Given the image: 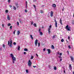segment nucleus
Here are the masks:
<instances>
[{
    "label": "nucleus",
    "mask_w": 74,
    "mask_h": 74,
    "mask_svg": "<svg viewBox=\"0 0 74 74\" xmlns=\"http://www.w3.org/2000/svg\"><path fill=\"white\" fill-rule=\"evenodd\" d=\"M60 55L61 56L62 55V53H60Z\"/></svg>",
    "instance_id": "603ef678"
},
{
    "label": "nucleus",
    "mask_w": 74,
    "mask_h": 74,
    "mask_svg": "<svg viewBox=\"0 0 74 74\" xmlns=\"http://www.w3.org/2000/svg\"><path fill=\"white\" fill-rule=\"evenodd\" d=\"M10 56H11V58H12L14 57V56L13 55V54H12V53L10 54Z\"/></svg>",
    "instance_id": "4468645a"
},
{
    "label": "nucleus",
    "mask_w": 74,
    "mask_h": 74,
    "mask_svg": "<svg viewBox=\"0 0 74 74\" xmlns=\"http://www.w3.org/2000/svg\"><path fill=\"white\" fill-rule=\"evenodd\" d=\"M34 58V57L33 56H32L31 57V59H33Z\"/></svg>",
    "instance_id": "c85d7f7f"
},
{
    "label": "nucleus",
    "mask_w": 74,
    "mask_h": 74,
    "mask_svg": "<svg viewBox=\"0 0 74 74\" xmlns=\"http://www.w3.org/2000/svg\"><path fill=\"white\" fill-rule=\"evenodd\" d=\"M26 52H24V55H25V54H26Z\"/></svg>",
    "instance_id": "3c124183"
},
{
    "label": "nucleus",
    "mask_w": 74,
    "mask_h": 74,
    "mask_svg": "<svg viewBox=\"0 0 74 74\" xmlns=\"http://www.w3.org/2000/svg\"><path fill=\"white\" fill-rule=\"evenodd\" d=\"M45 49H45V48H44V49H43V51H45Z\"/></svg>",
    "instance_id": "79ce46f5"
},
{
    "label": "nucleus",
    "mask_w": 74,
    "mask_h": 74,
    "mask_svg": "<svg viewBox=\"0 0 74 74\" xmlns=\"http://www.w3.org/2000/svg\"><path fill=\"white\" fill-rule=\"evenodd\" d=\"M2 27H4V24H2Z\"/></svg>",
    "instance_id": "13d9d810"
},
{
    "label": "nucleus",
    "mask_w": 74,
    "mask_h": 74,
    "mask_svg": "<svg viewBox=\"0 0 74 74\" xmlns=\"http://www.w3.org/2000/svg\"><path fill=\"white\" fill-rule=\"evenodd\" d=\"M26 5H27V1H26Z\"/></svg>",
    "instance_id": "6e6d98bb"
},
{
    "label": "nucleus",
    "mask_w": 74,
    "mask_h": 74,
    "mask_svg": "<svg viewBox=\"0 0 74 74\" xmlns=\"http://www.w3.org/2000/svg\"><path fill=\"white\" fill-rule=\"evenodd\" d=\"M72 25H74V21H73L72 22Z\"/></svg>",
    "instance_id": "58836bf2"
},
{
    "label": "nucleus",
    "mask_w": 74,
    "mask_h": 74,
    "mask_svg": "<svg viewBox=\"0 0 74 74\" xmlns=\"http://www.w3.org/2000/svg\"><path fill=\"white\" fill-rule=\"evenodd\" d=\"M10 8H12V6L11 5H10Z\"/></svg>",
    "instance_id": "bf43d9fd"
},
{
    "label": "nucleus",
    "mask_w": 74,
    "mask_h": 74,
    "mask_svg": "<svg viewBox=\"0 0 74 74\" xmlns=\"http://www.w3.org/2000/svg\"><path fill=\"white\" fill-rule=\"evenodd\" d=\"M37 42H38V40L36 39V40H35V44L36 47L37 45Z\"/></svg>",
    "instance_id": "423d86ee"
},
{
    "label": "nucleus",
    "mask_w": 74,
    "mask_h": 74,
    "mask_svg": "<svg viewBox=\"0 0 74 74\" xmlns=\"http://www.w3.org/2000/svg\"><path fill=\"white\" fill-rule=\"evenodd\" d=\"M55 26H56V27H58V25H58V23H57V21H56V19L55 18Z\"/></svg>",
    "instance_id": "39448f33"
},
{
    "label": "nucleus",
    "mask_w": 74,
    "mask_h": 74,
    "mask_svg": "<svg viewBox=\"0 0 74 74\" xmlns=\"http://www.w3.org/2000/svg\"><path fill=\"white\" fill-rule=\"evenodd\" d=\"M0 50H1H1H2V47L0 48Z\"/></svg>",
    "instance_id": "a18cd8bd"
},
{
    "label": "nucleus",
    "mask_w": 74,
    "mask_h": 74,
    "mask_svg": "<svg viewBox=\"0 0 74 74\" xmlns=\"http://www.w3.org/2000/svg\"><path fill=\"white\" fill-rule=\"evenodd\" d=\"M62 58H61V59L60 60V61H62Z\"/></svg>",
    "instance_id": "e2e57ef3"
},
{
    "label": "nucleus",
    "mask_w": 74,
    "mask_h": 74,
    "mask_svg": "<svg viewBox=\"0 0 74 74\" xmlns=\"http://www.w3.org/2000/svg\"><path fill=\"white\" fill-rule=\"evenodd\" d=\"M34 27H37V25H36V23L34 24Z\"/></svg>",
    "instance_id": "5701e85b"
},
{
    "label": "nucleus",
    "mask_w": 74,
    "mask_h": 74,
    "mask_svg": "<svg viewBox=\"0 0 74 74\" xmlns=\"http://www.w3.org/2000/svg\"><path fill=\"white\" fill-rule=\"evenodd\" d=\"M51 27H52V25H50L49 28H50V29H51Z\"/></svg>",
    "instance_id": "c9c22d12"
},
{
    "label": "nucleus",
    "mask_w": 74,
    "mask_h": 74,
    "mask_svg": "<svg viewBox=\"0 0 74 74\" xmlns=\"http://www.w3.org/2000/svg\"><path fill=\"white\" fill-rule=\"evenodd\" d=\"M33 67H34V68H35V67H36V66H33Z\"/></svg>",
    "instance_id": "864d4df0"
},
{
    "label": "nucleus",
    "mask_w": 74,
    "mask_h": 74,
    "mask_svg": "<svg viewBox=\"0 0 74 74\" xmlns=\"http://www.w3.org/2000/svg\"><path fill=\"white\" fill-rule=\"evenodd\" d=\"M32 62H31V61L30 60H29L28 62V65L29 66V67H31V66L32 65Z\"/></svg>",
    "instance_id": "f03ea898"
},
{
    "label": "nucleus",
    "mask_w": 74,
    "mask_h": 74,
    "mask_svg": "<svg viewBox=\"0 0 74 74\" xmlns=\"http://www.w3.org/2000/svg\"><path fill=\"white\" fill-rule=\"evenodd\" d=\"M25 7L26 8H27V5H26Z\"/></svg>",
    "instance_id": "680f3d73"
},
{
    "label": "nucleus",
    "mask_w": 74,
    "mask_h": 74,
    "mask_svg": "<svg viewBox=\"0 0 74 74\" xmlns=\"http://www.w3.org/2000/svg\"><path fill=\"white\" fill-rule=\"evenodd\" d=\"M61 42H64V39H62L61 40Z\"/></svg>",
    "instance_id": "393cba45"
},
{
    "label": "nucleus",
    "mask_w": 74,
    "mask_h": 74,
    "mask_svg": "<svg viewBox=\"0 0 74 74\" xmlns=\"http://www.w3.org/2000/svg\"><path fill=\"white\" fill-rule=\"evenodd\" d=\"M8 3H10V0H8Z\"/></svg>",
    "instance_id": "c03bdc74"
},
{
    "label": "nucleus",
    "mask_w": 74,
    "mask_h": 74,
    "mask_svg": "<svg viewBox=\"0 0 74 74\" xmlns=\"http://www.w3.org/2000/svg\"><path fill=\"white\" fill-rule=\"evenodd\" d=\"M2 47L3 48H5V45H3Z\"/></svg>",
    "instance_id": "ea45409f"
},
{
    "label": "nucleus",
    "mask_w": 74,
    "mask_h": 74,
    "mask_svg": "<svg viewBox=\"0 0 74 74\" xmlns=\"http://www.w3.org/2000/svg\"><path fill=\"white\" fill-rule=\"evenodd\" d=\"M16 6H18V3H16Z\"/></svg>",
    "instance_id": "338daca9"
},
{
    "label": "nucleus",
    "mask_w": 74,
    "mask_h": 74,
    "mask_svg": "<svg viewBox=\"0 0 74 74\" xmlns=\"http://www.w3.org/2000/svg\"><path fill=\"white\" fill-rule=\"evenodd\" d=\"M25 12H27V10H26V9L25 10Z\"/></svg>",
    "instance_id": "8fccbe9b"
},
{
    "label": "nucleus",
    "mask_w": 74,
    "mask_h": 74,
    "mask_svg": "<svg viewBox=\"0 0 74 74\" xmlns=\"http://www.w3.org/2000/svg\"><path fill=\"white\" fill-rule=\"evenodd\" d=\"M39 33L40 34V35H42L43 34V33L42 32H40Z\"/></svg>",
    "instance_id": "412c9836"
},
{
    "label": "nucleus",
    "mask_w": 74,
    "mask_h": 74,
    "mask_svg": "<svg viewBox=\"0 0 74 74\" xmlns=\"http://www.w3.org/2000/svg\"><path fill=\"white\" fill-rule=\"evenodd\" d=\"M50 30H51V28H48V33L49 34H51V31H50Z\"/></svg>",
    "instance_id": "9d476101"
},
{
    "label": "nucleus",
    "mask_w": 74,
    "mask_h": 74,
    "mask_svg": "<svg viewBox=\"0 0 74 74\" xmlns=\"http://www.w3.org/2000/svg\"><path fill=\"white\" fill-rule=\"evenodd\" d=\"M24 51H27H27H28V49H27L25 48L24 49Z\"/></svg>",
    "instance_id": "a211bd4d"
},
{
    "label": "nucleus",
    "mask_w": 74,
    "mask_h": 74,
    "mask_svg": "<svg viewBox=\"0 0 74 74\" xmlns=\"http://www.w3.org/2000/svg\"><path fill=\"white\" fill-rule=\"evenodd\" d=\"M30 37L31 38L32 40H33V35H30Z\"/></svg>",
    "instance_id": "dca6fc26"
},
{
    "label": "nucleus",
    "mask_w": 74,
    "mask_h": 74,
    "mask_svg": "<svg viewBox=\"0 0 74 74\" xmlns=\"http://www.w3.org/2000/svg\"><path fill=\"white\" fill-rule=\"evenodd\" d=\"M18 50L19 51L20 50V46H19L18 47Z\"/></svg>",
    "instance_id": "bb28decb"
},
{
    "label": "nucleus",
    "mask_w": 74,
    "mask_h": 74,
    "mask_svg": "<svg viewBox=\"0 0 74 74\" xmlns=\"http://www.w3.org/2000/svg\"><path fill=\"white\" fill-rule=\"evenodd\" d=\"M38 47L40 45V42L38 43Z\"/></svg>",
    "instance_id": "7c9ffc66"
},
{
    "label": "nucleus",
    "mask_w": 74,
    "mask_h": 74,
    "mask_svg": "<svg viewBox=\"0 0 74 74\" xmlns=\"http://www.w3.org/2000/svg\"><path fill=\"white\" fill-rule=\"evenodd\" d=\"M26 73H29V71H28V70H26Z\"/></svg>",
    "instance_id": "2f4dec72"
},
{
    "label": "nucleus",
    "mask_w": 74,
    "mask_h": 74,
    "mask_svg": "<svg viewBox=\"0 0 74 74\" xmlns=\"http://www.w3.org/2000/svg\"><path fill=\"white\" fill-rule=\"evenodd\" d=\"M69 67L70 69V70H71V69H72V66H71V65L70 64L69 65Z\"/></svg>",
    "instance_id": "f8f14e48"
},
{
    "label": "nucleus",
    "mask_w": 74,
    "mask_h": 74,
    "mask_svg": "<svg viewBox=\"0 0 74 74\" xmlns=\"http://www.w3.org/2000/svg\"><path fill=\"white\" fill-rule=\"evenodd\" d=\"M54 69L55 70H56L57 69V68H56V67H54Z\"/></svg>",
    "instance_id": "a878e982"
},
{
    "label": "nucleus",
    "mask_w": 74,
    "mask_h": 74,
    "mask_svg": "<svg viewBox=\"0 0 74 74\" xmlns=\"http://www.w3.org/2000/svg\"><path fill=\"white\" fill-rule=\"evenodd\" d=\"M42 29H44V27L42 26Z\"/></svg>",
    "instance_id": "69168bd1"
},
{
    "label": "nucleus",
    "mask_w": 74,
    "mask_h": 74,
    "mask_svg": "<svg viewBox=\"0 0 74 74\" xmlns=\"http://www.w3.org/2000/svg\"><path fill=\"white\" fill-rule=\"evenodd\" d=\"M70 27H69V25H67L65 27V29H67L68 31H70Z\"/></svg>",
    "instance_id": "7ed1b4c3"
},
{
    "label": "nucleus",
    "mask_w": 74,
    "mask_h": 74,
    "mask_svg": "<svg viewBox=\"0 0 74 74\" xmlns=\"http://www.w3.org/2000/svg\"><path fill=\"white\" fill-rule=\"evenodd\" d=\"M47 51H48V54H50V53H51V51H50V49H47Z\"/></svg>",
    "instance_id": "0eeeda50"
},
{
    "label": "nucleus",
    "mask_w": 74,
    "mask_h": 74,
    "mask_svg": "<svg viewBox=\"0 0 74 74\" xmlns=\"http://www.w3.org/2000/svg\"><path fill=\"white\" fill-rule=\"evenodd\" d=\"M67 52L68 54H69V51H67Z\"/></svg>",
    "instance_id": "de8ad7c7"
},
{
    "label": "nucleus",
    "mask_w": 74,
    "mask_h": 74,
    "mask_svg": "<svg viewBox=\"0 0 74 74\" xmlns=\"http://www.w3.org/2000/svg\"><path fill=\"white\" fill-rule=\"evenodd\" d=\"M55 37H57L56 35H54L52 37L53 39H54V38H55Z\"/></svg>",
    "instance_id": "f3484780"
},
{
    "label": "nucleus",
    "mask_w": 74,
    "mask_h": 74,
    "mask_svg": "<svg viewBox=\"0 0 74 74\" xmlns=\"http://www.w3.org/2000/svg\"><path fill=\"white\" fill-rule=\"evenodd\" d=\"M13 44H14V45H16V42H13Z\"/></svg>",
    "instance_id": "37998d69"
},
{
    "label": "nucleus",
    "mask_w": 74,
    "mask_h": 74,
    "mask_svg": "<svg viewBox=\"0 0 74 74\" xmlns=\"http://www.w3.org/2000/svg\"><path fill=\"white\" fill-rule=\"evenodd\" d=\"M73 74H74V71L73 72Z\"/></svg>",
    "instance_id": "774afa93"
},
{
    "label": "nucleus",
    "mask_w": 74,
    "mask_h": 74,
    "mask_svg": "<svg viewBox=\"0 0 74 74\" xmlns=\"http://www.w3.org/2000/svg\"><path fill=\"white\" fill-rule=\"evenodd\" d=\"M60 59H62V56H59Z\"/></svg>",
    "instance_id": "a19ab883"
},
{
    "label": "nucleus",
    "mask_w": 74,
    "mask_h": 74,
    "mask_svg": "<svg viewBox=\"0 0 74 74\" xmlns=\"http://www.w3.org/2000/svg\"><path fill=\"white\" fill-rule=\"evenodd\" d=\"M12 63H15V60H16V58L15 57H13V58H12Z\"/></svg>",
    "instance_id": "20e7f679"
},
{
    "label": "nucleus",
    "mask_w": 74,
    "mask_h": 74,
    "mask_svg": "<svg viewBox=\"0 0 74 74\" xmlns=\"http://www.w3.org/2000/svg\"><path fill=\"white\" fill-rule=\"evenodd\" d=\"M53 12L51 11V13H50V16L51 17H52L53 16Z\"/></svg>",
    "instance_id": "6e6552de"
},
{
    "label": "nucleus",
    "mask_w": 74,
    "mask_h": 74,
    "mask_svg": "<svg viewBox=\"0 0 74 74\" xmlns=\"http://www.w3.org/2000/svg\"><path fill=\"white\" fill-rule=\"evenodd\" d=\"M68 47L69 48V49H71V48L70 47V45H69V46H68Z\"/></svg>",
    "instance_id": "72a5a7b5"
},
{
    "label": "nucleus",
    "mask_w": 74,
    "mask_h": 74,
    "mask_svg": "<svg viewBox=\"0 0 74 74\" xmlns=\"http://www.w3.org/2000/svg\"><path fill=\"white\" fill-rule=\"evenodd\" d=\"M40 30H41V29L39 28V30H38V31H39V33H40V32H40Z\"/></svg>",
    "instance_id": "4c0bfd02"
},
{
    "label": "nucleus",
    "mask_w": 74,
    "mask_h": 74,
    "mask_svg": "<svg viewBox=\"0 0 74 74\" xmlns=\"http://www.w3.org/2000/svg\"><path fill=\"white\" fill-rule=\"evenodd\" d=\"M33 6L34 8H35V10H36V5H33Z\"/></svg>",
    "instance_id": "cd10ccee"
},
{
    "label": "nucleus",
    "mask_w": 74,
    "mask_h": 74,
    "mask_svg": "<svg viewBox=\"0 0 74 74\" xmlns=\"http://www.w3.org/2000/svg\"><path fill=\"white\" fill-rule=\"evenodd\" d=\"M10 29H12V26H10Z\"/></svg>",
    "instance_id": "49530a36"
},
{
    "label": "nucleus",
    "mask_w": 74,
    "mask_h": 74,
    "mask_svg": "<svg viewBox=\"0 0 74 74\" xmlns=\"http://www.w3.org/2000/svg\"><path fill=\"white\" fill-rule=\"evenodd\" d=\"M11 25V23H9L8 24V26H10Z\"/></svg>",
    "instance_id": "473e14b6"
},
{
    "label": "nucleus",
    "mask_w": 74,
    "mask_h": 74,
    "mask_svg": "<svg viewBox=\"0 0 74 74\" xmlns=\"http://www.w3.org/2000/svg\"><path fill=\"white\" fill-rule=\"evenodd\" d=\"M51 49H55V47H54V46L53 45H51Z\"/></svg>",
    "instance_id": "2eb2a0df"
},
{
    "label": "nucleus",
    "mask_w": 74,
    "mask_h": 74,
    "mask_svg": "<svg viewBox=\"0 0 74 74\" xmlns=\"http://www.w3.org/2000/svg\"><path fill=\"white\" fill-rule=\"evenodd\" d=\"M37 0H34V1H36Z\"/></svg>",
    "instance_id": "052dcab7"
},
{
    "label": "nucleus",
    "mask_w": 74,
    "mask_h": 74,
    "mask_svg": "<svg viewBox=\"0 0 74 74\" xmlns=\"http://www.w3.org/2000/svg\"><path fill=\"white\" fill-rule=\"evenodd\" d=\"M41 14H42V13H43V12L42 10H41Z\"/></svg>",
    "instance_id": "5fc2aeb1"
},
{
    "label": "nucleus",
    "mask_w": 74,
    "mask_h": 74,
    "mask_svg": "<svg viewBox=\"0 0 74 74\" xmlns=\"http://www.w3.org/2000/svg\"><path fill=\"white\" fill-rule=\"evenodd\" d=\"M17 26H18L19 25V22H18V21H17Z\"/></svg>",
    "instance_id": "b1692460"
},
{
    "label": "nucleus",
    "mask_w": 74,
    "mask_h": 74,
    "mask_svg": "<svg viewBox=\"0 0 74 74\" xmlns=\"http://www.w3.org/2000/svg\"><path fill=\"white\" fill-rule=\"evenodd\" d=\"M60 22L61 25H63V24L62 23V19H61V18H60Z\"/></svg>",
    "instance_id": "ddd939ff"
},
{
    "label": "nucleus",
    "mask_w": 74,
    "mask_h": 74,
    "mask_svg": "<svg viewBox=\"0 0 74 74\" xmlns=\"http://www.w3.org/2000/svg\"><path fill=\"white\" fill-rule=\"evenodd\" d=\"M33 22L32 21V22H31V25H33Z\"/></svg>",
    "instance_id": "e433bc0d"
},
{
    "label": "nucleus",
    "mask_w": 74,
    "mask_h": 74,
    "mask_svg": "<svg viewBox=\"0 0 74 74\" xmlns=\"http://www.w3.org/2000/svg\"><path fill=\"white\" fill-rule=\"evenodd\" d=\"M70 36H69L68 38V40H70Z\"/></svg>",
    "instance_id": "09e8293b"
},
{
    "label": "nucleus",
    "mask_w": 74,
    "mask_h": 74,
    "mask_svg": "<svg viewBox=\"0 0 74 74\" xmlns=\"http://www.w3.org/2000/svg\"><path fill=\"white\" fill-rule=\"evenodd\" d=\"M15 32H16V30H14V31L13 33H14V34H15Z\"/></svg>",
    "instance_id": "f704fd0d"
},
{
    "label": "nucleus",
    "mask_w": 74,
    "mask_h": 74,
    "mask_svg": "<svg viewBox=\"0 0 74 74\" xmlns=\"http://www.w3.org/2000/svg\"><path fill=\"white\" fill-rule=\"evenodd\" d=\"M13 9L14 10H16V7L15 6H13Z\"/></svg>",
    "instance_id": "4be33fe9"
},
{
    "label": "nucleus",
    "mask_w": 74,
    "mask_h": 74,
    "mask_svg": "<svg viewBox=\"0 0 74 74\" xmlns=\"http://www.w3.org/2000/svg\"><path fill=\"white\" fill-rule=\"evenodd\" d=\"M7 19H8V20H10V16L8 15L7 16Z\"/></svg>",
    "instance_id": "aec40b11"
},
{
    "label": "nucleus",
    "mask_w": 74,
    "mask_h": 74,
    "mask_svg": "<svg viewBox=\"0 0 74 74\" xmlns=\"http://www.w3.org/2000/svg\"><path fill=\"white\" fill-rule=\"evenodd\" d=\"M5 12L6 13H8V10H6Z\"/></svg>",
    "instance_id": "c756f323"
},
{
    "label": "nucleus",
    "mask_w": 74,
    "mask_h": 74,
    "mask_svg": "<svg viewBox=\"0 0 74 74\" xmlns=\"http://www.w3.org/2000/svg\"><path fill=\"white\" fill-rule=\"evenodd\" d=\"M36 56H37V57H38V55L37 54H36Z\"/></svg>",
    "instance_id": "0e129e2a"
},
{
    "label": "nucleus",
    "mask_w": 74,
    "mask_h": 74,
    "mask_svg": "<svg viewBox=\"0 0 74 74\" xmlns=\"http://www.w3.org/2000/svg\"><path fill=\"white\" fill-rule=\"evenodd\" d=\"M19 34H20V31H18L17 32V35H19Z\"/></svg>",
    "instance_id": "6ab92c4d"
},
{
    "label": "nucleus",
    "mask_w": 74,
    "mask_h": 74,
    "mask_svg": "<svg viewBox=\"0 0 74 74\" xmlns=\"http://www.w3.org/2000/svg\"><path fill=\"white\" fill-rule=\"evenodd\" d=\"M52 6L54 8H55V7H56V4H55L54 3L52 4Z\"/></svg>",
    "instance_id": "9b49d317"
},
{
    "label": "nucleus",
    "mask_w": 74,
    "mask_h": 74,
    "mask_svg": "<svg viewBox=\"0 0 74 74\" xmlns=\"http://www.w3.org/2000/svg\"><path fill=\"white\" fill-rule=\"evenodd\" d=\"M70 58L72 62H74V58H73V57L72 56H71Z\"/></svg>",
    "instance_id": "1a4fd4ad"
},
{
    "label": "nucleus",
    "mask_w": 74,
    "mask_h": 74,
    "mask_svg": "<svg viewBox=\"0 0 74 74\" xmlns=\"http://www.w3.org/2000/svg\"><path fill=\"white\" fill-rule=\"evenodd\" d=\"M10 41H8V45H9V47L10 48H12V40H11V39L10 38Z\"/></svg>",
    "instance_id": "f257e3e1"
},
{
    "label": "nucleus",
    "mask_w": 74,
    "mask_h": 74,
    "mask_svg": "<svg viewBox=\"0 0 74 74\" xmlns=\"http://www.w3.org/2000/svg\"><path fill=\"white\" fill-rule=\"evenodd\" d=\"M66 73V71H65V70H64V73Z\"/></svg>",
    "instance_id": "4d7b16f0"
}]
</instances>
